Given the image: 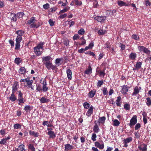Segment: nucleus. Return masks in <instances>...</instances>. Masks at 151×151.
Listing matches in <instances>:
<instances>
[{"label": "nucleus", "instance_id": "nucleus-59", "mask_svg": "<svg viewBox=\"0 0 151 151\" xmlns=\"http://www.w3.org/2000/svg\"><path fill=\"white\" fill-rule=\"evenodd\" d=\"M141 127V125L139 123H138L136 124V125L134 127V128L135 130L138 129Z\"/></svg>", "mask_w": 151, "mask_h": 151}, {"label": "nucleus", "instance_id": "nucleus-1", "mask_svg": "<svg viewBox=\"0 0 151 151\" xmlns=\"http://www.w3.org/2000/svg\"><path fill=\"white\" fill-rule=\"evenodd\" d=\"M43 64L45 65L46 68L48 70L52 69L54 70H57L58 69L56 66L53 65L51 62H44Z\"/></svg>", "mask_w": 151, "mask_h": 151}, {"label": "nucleus", "instance_id": "nucleus-26", "mask_svg": "<svg viewBox=\"0 0 151 151\" xmlns=\"http://www.w3.org/2000/svg\"><path fill=\"white\" fill-rule=\"evenodd\" d=\"M32 109V106L30 105H26L24 106V110H25L27 112H30L31 110Z\"/></svg>", "mask_w": 151, "mask_h": 151}, {"label": "nucleus", "instance_id": "nucleus-9", "mask_svg": "<svg viewBox=\"0 0 151 151\" xmlns=\"http://www.w3.org/2000/svg\"><path fill=\"white\" fill-rule=\"evenodd\" d=\"M52 60L50 56L49 55L42 58V61L43 63L51 62Z\"/></svg>", "mask_w": 151, "mask_h": 151}, {"label": "nucleus", "instance_id": "nucleus-6", "mask_svg": "<svg viewBox=\"0 0 151 151\" xmlns=\"http://www.w3.org/2000/svg\"><path fill=\"white\" fill-rule=\"evenodd\" d=\"M129 88V87L127 86L123 85L122 86V89L121 92L124 95L127 94V92L128 91Z\"/></svg>", "mask_w": 151, "mask_h": 151}, {"label": "nucleus", "instance_id": "nucleus-42", "mask_svg": "<svg viewBox=\"0 0 151 151\" xmlns=\"http://www.w3.org/2000/svg\"><path fill=\"white\" fill-rule=\"evenodd\" d=\"M113 122L114 123L113 125L115 126H118L120 124V122L117 119H115Z\"/></svg>", "mask_w": 151, "mask_h": 151}, {"label": "nucleus", "instance_id": "nucleus-38", "mask_svg": "<svg viewBox=\"0 0 151 151\" xmlns=\"http://www.w3.org/2000/svg\"><path fill=\"white\" fill-rule=\"evenodd\" d=\"M35 18L34 17H31L30 20H28L27 21V24H30L32 23H34L35 21Z\"/></svg>", "mask_w": 151, "mask_h": 151}, {"label": "nucleus", "instance_id": "nucleus-57", "mask_svg": "<svg viewBox=\"0 0 151 151\" xmlns=\"http://www.w3.org/2000/svg\"><path fill=\"white\" fill-rule=\"evenodd\" d=\"M40 83L42 84V85L47 84V82L45 78H42L40 81Z\"/></svg>", "mask_w": 151, "mask_h": 151}, {"label": "nucleus", "instance_id": "nucleus-3", "mask_svg": "<svg viewBox=\"0 0 151 151\" xmlns=\"http://www.w3.org/2000/svg\"><path fill=\"white\" fill-rule=\"evenodd\" d=\"M137 122V116L136 115H134L130 120V123L128 125L131 128L136 124Z\"/></svg>", "mask_w": 151, "mask_h": 151}, {"label": "nucleus", "instance_id": "nucleus-52", "mask_svg": "<svg viewBox=\"0 0 151 151\" xmlns=\"http://www.w3.org/2000/svg\"><path fill=\"white\" fill-rule=\"evenodd\" d=\"M132 38L135 40H137L139 39V36L136 34H133L132 36Z\"/></svg>", "mask_w": 151, "mask_h": 151}, {"label": "nucleus", "instance_id": "nucleus-48", "mask_svg": "<svg viewBox=\"0 0 151 151\" xmlns=\"http://www.w3.org/2000/svg\"><path fill=\"white\" fill-rule=\"evenodd\" d=\"M99 70L98 71V73L99 74V76H103V77H104L106 74V73L105 72V70Z\"/></svg>", "mask_w": 151, "mask_h": 151}, {"label": "nucleus", "instance_id": "nucleus-18", "mask_svg": "<svg viewBox=\"0 0 151 151\" xmlns=\"http://www.w3.org/2000/svg\"><path fill=\"white\" fill-rule=\"evenodd\" d=\"M95 146L96 147L99 148L100 149H103L104 147V144L101 145L98 142H96L95 143Z\"/></svg>", "mask_w": 151, "mask_h": 151}, {"label": "nucleus", "instance_id": "nucleus-24", "mask_svg": "<svg viewBox=\"0 0 151 151\" xmlns=\"http://www.w3.org/2000/svg\"><path fill=\"white\" fill-rule=\"evenodd\" d=\"M11 20L13 22H16L17 20V17L16 14H14L13 13H11Z\"/></svg>", "mask_w": 151, "mask_h": 151}, {"label": "nucleus", "instance_id": "nucleus-37", "mask_svg": "<svg viewBox=\"0 0 151 151\" xmlns=\"http://www.w3.org/2000/svg\"><path fill=\"white\" fill-rule=\"evenodd\" d=\"M142 63L141 62H137L135 65H134V67H136L138 69H139L142 66Z\"/></svg>", "mask_w": 151, "mask_h": 151}, {"label": "nucleus", "instance_id": "nucleus-64", "mask_svg": "<svg viewBox=\"0 0 151 151\" xmlns=\"http://www.w3.org/2000/svg\"><path fill=\"white\" fill-rule=\"evenodd\" d=\"M145 47L142 46H139L138 47L139 50L140 52L141 51L144 52Z\"/></svg>", "mask_w": 151, "mask_h": 151}, {"label": "nucleus", "instance_id": "nucleus-25", "mask_svg": "<svg viewBox=\"0 0 151 151\" xmlns=\"http://www.w3.org/2000/svg\"><path fill=\"white\" fill-rule=\"evenodd\" d=\"M105 116H104L102 117H99L98 119V122L99 123L103 124L104 123L106 120Z\"/></svg>", "mask_w": 151, "mask_h": 151}, {"label": "nucleus", "instance_id": "nucleus-63", "mask_svg": "<svg viewBox=\"0 0 151 151\" xmlns=\"http://www.w3.org/2000/svg\"><path fill=\"white\" fill-rule=\"evenodd\" d=\"M79 36L78 34H75L73 37V39L74 40H77L79 39Z\"/></svg>", "mask_w": 151, "mask_h": 151}, {"label": "nucleus", "instance_id": "nucleus-53", "mask_svg": "<svg viewBox=\"0 0 151 151\" xmlns=\"http://www.w3.org/2000/svg\"><path fill=\"white\" fill-rule=\"evenodd\" d=\"M106 31L103 29H100L98 32V34L100 35H103L106 33Z\"/></svg>", "mask_w": 151, "mask_h": 151}, {"label": "nucleus", "instance_id": "nucleus-22", "mask_svg": "<svg viewBox=\"0 0 151 151\" xmlns=\"http://www.w3.org/2000/svg\"><path fill=\"white\" fill-rule=\"evenodd\" d=\"M34 52L36 54V56H39L42 53V52L41 51L40 49H36L34 48Z\"/></svg>", "mask_w": 151, "mask_h": 151}, {"label": "nucleus", "instance_id": "nucleus-27", "mask_svg": "<svg viewBox=\"0 0 151 151\" xmlns=\"http://www.w3.org/2000/svg\"><path fill=\"white\" fill-rule=\"evenodd\" d=\"M28 150L29 151H35V149L34 145L32 144H28Z\"/></svg>", "mask_w": 151, "mask_h": 151}, {"label": "nucleus", "instance_id": "nucleus-33", "mask_svg": "<svg viewBox=\"0 0 151 151\" xmlns=\"http://www.w3.org/2000/svg\"><path fill=\"white\" fill-rule=\"evenodd\" d=\"M73 3H74L75 5L77 6H81L82 4V2L78 0H73Z\"/></svg>", "mask_w": 151, "mask_h": 151}, {"label": "nucleus", "instance_id": "nucleus-32", "mask_svg": "<svg viewBox=\"0 0 151 151\" xmlns=\"http://www.w3.org/2000/svg\"><path fill=\"white\" fill-rule=\"evenodd\" d=\"M19 151H25V145L24 144L20 145L18 148Z\"/></svg>", "mask_w": 151, "mask_h": 151}, {"label": "nucleus", "instance_id": "nucleus-47", "mask_svg": "<svg viewBox=\"0 0 151 151\" xmlns=\"http://www.w3.org/2000/svg\"><path fill=\"white\" fill-rule=\"evenodd\" d=\"M125 3L124 2L121 0L118 1L117 2L118 5L121 7L124 6Z\"/></svg>", "mask_w": 151, "mask_h": 151}, {"label": "nucleus", "instance_id": "nucleus-11", "mask_svg": "<svg viewBox=\"0 0 151 151\" xmlns=\"http://www.w3.org/2000/svg\"><path fill=\"white\" fill-rule=\"evenodd\" d=\"M41 103H47L50 101V100L47 98L45 96L42 97L39 99Z\"/></svg>", "mask_w": 151, "mask_h": 151}, {"label": "nucleus", "instance_id": "nucleus-56", "mask_svg": "<svg viewBox=\"0 0 151 151\" xmlns=\"http://www.w3.org/2000/svg\"><path fill=\"white\" fill-rule=\"evenodd\" d=\"M78 33L80 35H82L84 33L85 30L84 29L82 28L78 30Z\"/></svg>", "mask_w": 151, "mask_h": 151}, {"label": "nucleus", "instance_id": "nucleus-19", "mask_svg": "<svg viewBox=\"0 0 151 151\" xmlns=\"http://www.w3.org/2000/svg\"><path fill=\"white\" fill-rule=\"evenodd\" d=\"M44 43L43 42H40L34 48H35L37 49H41L42 50H43V45Z\"/></svg>", "mask_w": 151, "mask_h": 151}, {"label": "nucleus", "instance_id": "nucleus-35", "mask_svg": "<svg viewBox=\"0 0 151 151\" xmlns=\"http://www.w3.org/2000/svg\"><path fill=\"white\" fill-rule=\"evenodd\" d=\"M22 61V59L21 58H17L15 59L14 63L17 65H19L21 63Z\"/></svg>", "mask_w": 151, "mask_h": 151}, {"label": "nucleus", "instance_id": "nucleus-43", "mask_svg": "<svg viewBox=\"0 0 151 151\" xmlns=\"http://www.w3.org/2000/svg\"><path fill=\"white\" fill-rule=\"evenodd\" d=\"M83 105L85 109H88L90 108V104L87 102H85L83 104Z\"/></svg>", "mask_w": 151, "mask_h": 151}, {"label": "nucleus", "instance_id": "nucleus-28", "mask_svg": "<svg viewBox=\"0 0 151 151\" xmlns=\"http://www.w3.org/2000/svg\"><path fill=\"white\" fill-rule=\"evenodd\" d=\"M139 91L138 88V87L136 86L134 89V92L132 93V96L135 95L136 96L137 94L139 93Z\"/></svg>", "mask_w": 151, "mask_h": 151}, {"label": "nucleus", "instance_id": "nucleus-8", "mask_svg": "<svg viewBox=\"0 0 151 151\" xmlns=\"http://www.w3.org/2000/svg\"><path fill=\"white\" fill-rule=\"evenodd\" d=\"M74 147L70 145V144H68L65 145V151H69L74 148Z\"/></svg>", "mask_w": 151, "mask_h": 151}, {"label": "nucleus", "instance_id": "nucleus-61", "mask_svg": "<svg viewBox=\"0 0 151 151\" xmlns=\"http://www.w3.org/2000/svg\"><path fill=\"white\" fill-rule=\"evenodd\" d=\"M43 7L45 9H47L50 8V5L48 3L46 4L43 5Z\"/></svg>", "mask_w": 151, "mask_h": 151}, {"label": "nucleus", "instance_id": "nucleus-36", "mask_svg": "<svg viewBox=\"0 0 151 151\" xmlns=\"http://www.w3.org/2000/svg\"><path fill=\"white\" fill-rule=\"evenodd\" d=\"M146 103L147 105L148 106H150L151 105V98L149 97H147L146 98Z\"/></svg>", "mask_w": 151, "mask_h": 151}, {"label": "nucleus", "instance_id": "nucleus-30", "mask_svg": "<svg viewBox=\"0 0 151 151\" xmlns=\"http://www.w3.org/2000/svg\"><path fill=\"white\" fill-rule=\"evenodd\" d=\"M42 92H45L48 90V87L47 86V84L42 85Z\"/></svg>", "mask_w": 151, "mask_h": 151}, {"label": "nucleus", "instance_id": "nucleus-46", "mask_svg": "<svg viewBox=\"0 0 151 151\" xmlns=\"http://www.w3.org/2000/svg\"><path fill=\"white\" fill-rule=\"evenodd\" d=\"M6 143L7 141L6 139H5V138H3L1 139V140L0 141V145H6Z\"/></svg>", "mask_w": 151, "mask_h": 151}, {"label": "nucleus", "instance_id": "nucleus-49", "mask_svg": "<svg viewBox=\"0 0 151 151\" xmlns=\"http://www.w3.org/2000/svg\"><path fill=\"white\" fill-rule=\"evenodd\" d=\"M124 107L126 110H129L130 109V105L128 104H124Z\"/></svg>", "mask_w": 151, "mask_h": 151}, {"label": "nucleus", "instance_id": "nucleus-29", "mask_svg": "<svg viewBox=\"0 0 151 151\" xmlns=\"http://www.w3.org/2000/svg\"><path fill=\"white\" fill-rule=\"evenodd\" d=\"M42 86L39 84H36V90L37 91L40 92H42Z\"/></svg>", "mask_w": 151, "mask_h": 151}, {"label": "nucleus", "instance_id": "nucleus-45", "mask_svg": "<svg viewBox=\"0 0 151 151\" xmlns=\"http://www.w3.org/2000/svg\"><path fill=\"white\" fill-rule=\"evenodd\" d=\"M104 82L103 80H98L97 84V86L98 87H100L102 85Z\"/></svg>", "mask_w": 151, "mask_h": 151}, {"label": "nucleus", "instance_id": "nucleus-44", "mask_svg": "<svg viewBox=\"0 0 151 151\" xmlns=\"http://www.w3.org/2000/svg\"><path fill=\"white\" fill-rule=\"evenodd\" d=\"M17 17L18 18H22L23 15H24V14L23 12H19L16 14Z\"/></svg>", "mask_w": 151, "mask_h": 151}, {"label": "nucleus", "instance_id": "nucleus-31", "mask_svg": "<svg viewBox=\"0 0 151 151\" xmlns=\"http://www.w3.org/2000/svg\"><path fill=\"white\" fill-rule=\"evenodd\" d=\"M29 133L30 135L34 136L35 137H38L39 136L38 133L37 132H35L34 131L30 130Z\"/></svg>", "mask_w": 151, "mask_h": 151}, {"label": "nucleus", "instance_id": "nucleus-23", "mask_svg": "<svg viewBox=\"0 0 151 151\" xmlns=\"http://www.w3.org/2000/svg\"><path fill=\"white\" fill-rule=\"evenodd\" d=\"M19 72L21 74H24L26 72V69L24 67H22L19 69Z\"/></svg>", "mask_w": 151, "mask_h": 151}, {"label": "nucleus", "instance_id": "nucleus-5", "mask_svg": "<svg viewBox=\"0 0 151 151\" xmlns=\"http://www.w3.org/2000/svg\"><path fill=\"white\" fill-rule=\"evenodd\" d=\"M138 148L139 149L142 151H147V145L145 144H140L138 145ZM136 151H139L137 150Z\"/></svg>", "mask_w": 151, "mask_h": 151}, {"label": "nucleus", "instance_id": "nucleus-21", "mask_svg": "<svg viewBox=\"0 0 151 151\" xmlns=\"http://www.w3.org/2000/svg\"><path fill=\"white\" fill-rule=\"evenodd\" d=\"M95 122L96 121L94 122L95 125L93 127V131L95 133H97L99 132L100 129L97 124L95 123Z\"/></svg>", "mask_w": 151, "mask_h": 151}, {"label": "nucleus", "instance_id": "nucleus-60", "mask_svg": "<svg viewBox=\"0 0 151 151\" xmlns=\"http://www.w3.org/2000/svg\"><path fill=\"white\" fill-rule=\"evenodd\" d=\"M143 52L146 54H150V51L147 48L145 47Z\"/></svg>", "mask_w": 151, "mask_h": 151}, {"label": "nucleus", "instance_id": "nucleus-62", "mask_svg": "<svg viewBox=\"0 0 151 151\" xmlns=\"http://www.w3.org/2000/svg\"><path fill=\"white\" fill-rule=\"evenodd\" d=\"M49 23L50 25L51 26H52L54 25L55 22H54L52 19H50L49 21Z\"/></svg>", "mask_w": 151, "mask_h": 151}, {"label": "nucleus", "instance_id": "nucleus-15", "mask_svg": "<svg viewBox=\"0 0 151 151\" xmlns=\"http://www.w3.org/2000/svg\"><path fill=\"white\" fill-rule=\"evenodd\" d=\"M137 57V54L134 52H131L129 55V58L132 60H134Z\"/></svg>", "mask_w": 151, "mask_h": 151}, {"label": "nucleus", "instance_id": "nucleus-20", "mask_svg": "<svg viewBox=\"0 0 151 151\" xmlns=\"http://www.w3.org/2000/svg\"><path fill=\"white\" fill-rule=\"evenodd\" d=\"M92 73V68L90 65H89L85 71L84 73L87 75L91 74Z\"/></svg>", "mask_w": 151, "mask_h": 151}, {"label": "nucleus", "instance_id": "nucleus-40", "mask_svg": "<svg viewBox=\"0 0 151 151\" xmlns=\"http://www.w3.org/2000/svg\"><path fill=\"white\" fill-rule=\"evenodd\" d=\"M132 138L130 137L124 139V143H127L130 142L132 140Z\"/></svg>", "mask_w": 151, "mask_h": 151}, {"label": "nucleus", "instance_id": "nucleus-58", "mask_svg": "<svg viewBox=\"0 0 151 151\" xmlns=\"http://www.w3.org/2000/svg\"><path fill=\"white\" fill-rule=\"evenodd\" d=\"M97 137V136L96 134L95 133H93L92 134V136L91 137V139L93 141H96V138Z\"/></svg>", "mask_w": 151, "mask_h": 151}, {"label": "nucleus", "instance_id": "nucleus-4", "mask_svg": "<svg viewBox=\"0 0 151 151\" xmlns=\"http://www.w3.org/2000/svg\"><path fill=\"white\" fill-rule=\"evenodd\" d=\"M95 19L99 22L102 23L104 22L106 19V17L104 16H97L94 18Z\"/></svg>", "mask_w": 151, "mask_h": 151}, {"label": "nucleus", "instance_id": "nucleus-13", "mask_svg": "<svg viewBox=\"0 0 151 151\" xmlns=\"http://www.w3.org/2000/svg\"><path fill=\"white\" fill-rule=\"evenodd\" d=\"M116 11L115 9H114L112 10H107L106 11L107 15H110V16H112L114 15H116Z\"/></svg>", "mask_w": 151, "mask_h": 151}, {"label": "nucleus", "instance_id": "nucleus-34", "mask_svg": "<svg viewBox=\"0 0 151 151\" xmlns=\"http://www.w3.org/2000/svg\"><path fill=\"white\" fill-rule=\"evenodd\" d=\"M63 60V58H58L55 59V63L56 65H58V66H59L61 65V64H59L60 63V62Z\"/></svg>", "mask_w": 151, "mask_h": 151}, {"label": "nucleus", "instance_id": "nucleus-17", "mask_svg": "<svg viewBox=\"0 0 151 151\" xmlns=\"http://www.w3.org/2000/svg\"><path fill=\"white\" fill-rule=\"evenodd\" d=\"M47 134L50 136L49 137L50 138L54 139L56 137V134L52 131H48L47 132Z\"/></svg>", "mask_w": 151, "mask_h": 151}, {"label": "nucleus", "instance_id": "nucleus-50", "mask_svg": "<svg viewBox=\"0 0 151 151\" xmlns=\"http://www.w3.org/2000/svg\"><path fill=\"white\" fill-rule=\"evenodd\" d=\"M22 40V37L18 36L17 37L16 39V43H20Z\"/></svg>", "mask_w": 151, "mask_h": 151}, {"label": "nucleus", "instance_id": "nucleus-51", "mask_svg": "<svg viewBox=\"0 0 151 151\" xmlns=\"http://www.w3.org/2000/svg\"><path fill=\"white\" fill-rule=\"evenodd\" d=\"M102 91L103 92V94L104 96L107 95L108 93V91L107 90V88L104 87L103 88V89L102 90Z\"/></svg>", "mask_w": 151, "mask_h": 151}, {"label": "nucleus", "instance_id": "nucleus-55", "mask_svg": "<svg viewBox=\"0 0 151 151\" xmlns=\"http://www.w3.org/2000/svg\"><path fill=\"white\" fill-rule=\"evenodd\" d=\"M21 127V125L19 123L16 124L14 125V129H20Z\"/></svg>", "mask_w": 151, "mask_h": 151}, {"label": "nucleus", "instance_id": "nucleus-14", "mask_svg": "<svg viewBox=\"0 0 151 151\" xmlns=\"http://www.w3.org/2000/svg\"><path fill=\"white\" fill-rule=\"evenodd\" d=\"M93 106H92L89 108L86 113V116L88 117L90 116H91L93 113Z\"/></svg>", "mask_w": 151, "mask_h": 151}, {"label": "nucleus", "instance_id": "nucleus-39", "mask_svg": "<svg viewBox=\"0 0 151 151\" xmlns=\"http://www.w3.org/2000/svg\"><path fill=\"white\" fill-rule=\"evenodd\" d=\"M16 33L18 35V36L22 37V36L24 33V32L22 31L21 30H19L16 31Z\"/></svg>", "mask_w": 151, "mask_h": 151}, {"label": "nucleus", "instance_id": "nucleus-2", "mask_svg": "<svg viewBox=\"0 0 151 151\" xmlns=\"http://www.w3.org/2000/svg\"><path fill=\"white\" fill-rule=\"evenodd\" d=\"M17 92L19 93L18 95V98L17 101H19L18 105H21L22 104L24 103L25 100L23 97V94L20 90L18 91Z\"/></svg>", "mask_w": 151, "mask_h": 151}, {"label": "nucleus", "instance_id": "nucleus-54", "mask_svg": "<svg viewBox=\"0 0 151 151\" xmlns=\"http://www.w3.org/2000/svg\"><path fill=\"white\" fill-rule=\"evenodd\" d=\"M69 9H70L69 7H68V8L65 7L63 10H61L60 12L59 13L62 14V13H64L65 12H66L68 10H69Z\"/></svg>", "mask_w": 151, "mask_h": 151}, {"label": "nucleus", "instance_id": "nucleus-12", "mask_svg": "<svg viewBox=\"0 0 151 151\" xmlns=\"http://www.w3.org/2000/svg\"><path fill=\"white\" fill-rule=\"evenodd\" d=\"M66 73L67 75V77L68 79L70 80L72 79V72L69 68H67Z\"/></svg>", "mask_w": 151, "mask_h": 151}, {"label": "nucleus", "instance_id": "nucleus-7", "mask_svg": "<svg viewBox=\"0 0 151 151\" xmlns=\"http://www.w3.org/2000/svg\"><path fill=\"white\" fill-rule=\"evenodd\" d=\"M19 86V84L16 81L15 82L12 87V92L15 93L16 91H18V86Z\"/></svg>", "mask_w": 151, "mask_h": 151}, {"label": "nucleus", "instance_id": "nucleus-41", "mask_svg": "<svg viewBox=\"0 0 151 151\" xmlns=\"http://www.w3.org/2000/svg\"><path fill=\"white\" fill-rule=\"evenodd\" d=\"M26 82H27V85L28 87H29V86H32L33 83L32 80H30L29 78L27 81H26Z\"/></svg>", "mask_w": 151, "mask_h": 151}, {"label": "nucleus", "instance_id": "nucleus-10", "mask_svg": "<svg viewBox=\"0 0 151 151\" xmlns=\"http://www.w3.org/2000/svg\"><path fill=\"white\" fill-rule=\"evenodd\" d=\"M8 100L12 102H14L17 100V97L15 94V93L12 92L10 96L8 98Z\"/></svg>", "mask_w": 151, "mask_h": 151}, {"label": "nucleus", "instance_id": "nucleus-16", "mask_svg": "<svg viewBox=\"0 0 151 151\" xmlns=\"http://www.w3.org/2000/svg\"><path fill=\"white\" fill-rule=\"evenodd\" d=\"M96 92V90L94 89L91 90L88 94V96L89 98H92L95 96Z\"/></svg>", "mask_w": 151, "mask_h": 151}]
</instances>
